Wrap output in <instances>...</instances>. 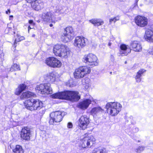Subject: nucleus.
I'll return each mask as SVG.
<instances>
[{"instance_id":"obj_43","label":"nucleus","mask_w":153,"mask_h":153,"mask_svg":"<svg viewBox=\"0 0 153 153\" xmlns=\"http://www.w3.org/2000/svg\"><path fill=\"white\" fill-rule=\"evenodd\" d=\"M110 58L111 59H112V60H114V56L112 55H111L110 56Z\"/></svg>"},{"instance_id":"obj_18","label":"nucleus","mask_w":153,"mask_h":153,"mask_svg":"<svg viewBox=\"0 0 153 153\" xmlns=\"http://www.w3.org/2000/svg\"><path fill=\"white\" fill-rule=\"evenodd\" d=\"M120 48L121 50L120 51V53L122 56L123 55H127L131 51V49L129 47L124 44H122L120 45Z\"/></svg>"},{"instance_id":"obj_8","label":"nucleus","mask_w":153,"mask_h":153,"mask_svg":"<svg viewBox=\"0 0 153 153\" xmlns=\"http://www.w3.org/2000/svg\"><path fill=\"white\" fill-rule=\"evenodd\" d=\"M97 59V58L95 55L92 53H89L85 55L82 60L88 65L93 67L98 65Z\"/></svg>"},{"instance_id":"obj_16","label":"nucleus","mask_w":153,"mask_h":153,"mask_svg":"<svg viewBox=\"0 0 153 153\" xmlns=\"http://www.w3.org/2000/svg\"><path fill=\"white\" fill-rule=\"evenodd\" d=\"M144 37L147 41L153 42V25L146 29Z\"/></svg>"},{"instance_id":"obj_14","label":"nucleus","mask_w":153,"mask_h":153,"mask_svg":"<svg viewBox=\"0 0 153 153\" xmlns=\"http://www.w3.org/2000/svg\"><path fill=\"white\" fill-rule=\"evenodd\" d=\"M21 137L26 140H30L31 135V131L28 127H25L22 128L21 132Z\"/></svg>"},{"instance_id":"obj_29","label":"nucleus","mask_w":153,"mask_h":153,"mask_svg":"<svg viewBox=\"0 0 153 153\" xmlns=\"http://www.w3.org/2000/svg\"><path fill=\"white\" fill-rule=\"evenodd\" d=\"M14 153H24V150L21 146L17 145L15 149L13 150Z\"/></svg>"},{"instance_id":"obj_40","label":"nucleus","mask_w":153,"mask_h":153,"mask_svg":"<svg viewBox=\"0 0 153 153\" xmlns=\"http://www.w3.org/2000/svg\"><path fill=\"white\" fill-rule=\"evenodd\" d=\"M29 23L30 24L34 25V23H33V21L32 20H30L29 21Z\"/></svg>"},{"instance_id":"obj_3","label":"nucleus","mask_w":153,"mask_h":153,"mask_svg":"<svg viewBox=\"0 0 153 153\" xmlns=\"http://www.w3.org/2000/svg\"><path fill=\"white\" fill-rule=\"evenodd\" d=\"M121 105L118 103L110 102L108 103L105 106L107 113L112 116H114L118 114L121 111Z\"/></svg>"},{"instance_id":"obj_6","label":"nucleus","mask_w":153,"mask_h":153,"mask_svg":"<svg viewBox=\"0 0 153 153\" xmlns=\"http://www.w3.org/2000/svg\"><path fill=\"white\" fill-rule=\"evenodd\" d=\"M42 19L43 21L47 23H55L56 22L61 20V17L51 12L43 13L42 14Z\"/></svg>"},{"instance_id":"obj_47","label":"nucleus","mask_w":153,"mask_h":153,"mask_svg":"<svg viewBox=\"0 0 153 153\" xmlns=\"http://www.w3.org/2000/svg\"><path fill=\"white\" fill-rule=\"evenodd\" d=\"M111 45V43L110 42H109L108 44V45L109 46H110Z\"/></svg>"},{"instance_id":"obj_1","label":"nucleus","mask_w":153,"mask_h":153,"mask_svg":"<svg viewBox=\"0 0 153 153\" xmlns=\"http://www.w3.org/2000/svg\"><path fill=\"white\" fill-rule=\"evenodd\" d=\"M53 99L69 100L76 102L80 98L79 92L76 91H65L56 93L51 95Z\"/></svg>"},{"instance_id":"obj_4","label":"nucleus","mask_w":153,"mask_h":153,"mask_svg":"<svg viewBox=\"0 0 153 153\" xmlns=\"http://www.w3.org/2000/svg\"><path fill=\"white\" fill-rule=\"evenodd\" d=\"M53 53L56 56L66 58L69 54L68 47L62 44H57L53 48Z\"/></svg>"},{"instance_id":"obj_15","label":"nucleus","mask_w":153,"mask_h":153,"mask_svg":"<svg viewBox=\"0 0 153 153\" xmlns=\"http://www.w3.org/2000/svg\"><path fill=\"white\" fill-rule=\"evenodd\" d=\"M135 22L138 26L140 27H144L148 24V19L144 17L138 16L135 18Z\"/></svg>"},{"instance_id":"obj_22","label":"nucleus","mask_w":153,"mask_h":153,"mask_svg":"<svg viewBox=\"0 0 153 153\" xmlns=\"http://www.w3.org/2000/svg\"><path fill=\"white\" fill-rule=\"evenodd\" d=\"M20 70V66L16 63H13L10 68H6L5 71L6 72H12Z\"/></svg>"},{"instance_id":"obj_37","label":"nucleus","mask_w":153,"mask_h":153,"mask_svg":"<svg viewBox=\"0 0 153 153\" xmlns=\"http://www.w3.org/2000/svg\"><path fill=\"white\" fill-rule=\"evenodd\" d=\"M138 128L136 127H134L133 129V132L134 133L137 132L138 131Z\"/></svg>"},{"instance_id":"obj_26","label":"nucleus","mask_w":153,"mask_h":153,"mask_svg":"<svg viewBox=\"0 0 153 153\" xmlns=\"http://www.w3.org/2000/svg\"><path fill=\"white\" fill-rule=\"evenodd\" d=\"M35 95L33 93L27 91L22 93L21 96V98L22 99L28 98L32 97H34Z\"/></svg>"},{"instance_id":"obj_20","label":"nucleus","mask_w":153,"mask_h":153,"mask_svg":"<svg viewBox=\"0 0 153 153\" xmlns=\"http://www.w3.org/2000/svg\"><path fill=\"white\" fill-rule=\"evenodd\" d=\"M91 101L89 99H86L82 102H79L77 107L82 109L87 108L91 103Z\"/></svg>"},{"instance_id":"obj_42","label":"nucleus","mask_w":153,"mask_h":153,"mask_svg":"<svg viewBox=\"0 0 153 153\" xmlns=\"http://www.w3.org/2000/svg\"><path fill=\"white\" fill-rule=\"evenodd\" d=\"M27 2L29 3H31L33 1H34L35 0H25Z\"/></svg>"},{"instance_id":"obj_32","label":"nucleus","mask_w":153,"mask_h":153,"mask_svg":"<svg viewBox=\"0 0 153 153\" xmlns=\"http://www.w3.org/2000/svg\"><path fill=\"white\" fill-rule=\"evenodd\" d=\"M25 39V37H24L23 36H22L20 37L18 39H16L14 41V44L13 45V47H14V48L16 47V44H17V42H20L22 40H24Z\"/></svg>"},{"instance_id":"obj_39","label":"nucleus","mask_w":153,"mask_h":153,"mask_svg":"<svg viewBox=\"0 0 153 153\" xmlns=\"http://www.w3.org/2000/svg\"><path fill=\"white\" fill-rule=\"evenodd\" d=\"M45 113V111L44 110H42L41 112L40 111L39 112V115L40 116H42Z\"/></svg>"},{"instance_id":"obj_53","label":"nucleus","mask_w":153,"mask_h":153,"mask_svg":"<svg viewBox=\"0 0 153 153\" xmlns=\"http://www.w3.org/2000/svg\"><path fill=\"white\" fill-rule=\"evenodd\" d=\"M35 36V35L33 34V36Z\"/></svg>"},{"instance_id":"obj_27","label":"nucleus","mask_w":153,"mask_h":153,"mask_svg":"<svg viewBox=\"0 0 153 153\" xmlns=\"http://www.w3.org/2000/svg\"><path fill=\"white\" fill-rule=\"evenodd\" d=\"M27 86L24 84L20 85L18 88L16 89L15 94L17 95H19L26 88Z\"/></svg>"},{"instance_id":"obj_35","label":"nucleus","mask_w":153,"mask_h":153,"mask_svg":"<svg viewBox=\"0 0 153 153\" xmlns=\"http://www.w3.org/2000/svg\"><path fill=\"white\" fill-rule=\"evenodd\" d=\"M119 19L120 16H117L113 18L110 19L109 20V22L110 23H111L112 22H115L119 20Z\"/></svg>"},{"instance_id":"obj_10","label":"nucleus","mask_w":153,"mask_h":153,"mask_svg":"<svg viewBox=\"0 0 153 153\" xmlns=\"http://www.w3.org/2000/svg\"><path fill=\"white\" fill-rule=\"evenodd\" d=\"M95 140L93 136L85 137L82 140L80 146L83 148L91 147L94 143Z\"/></svg>"},{"instance_id":"obj_51","label":"nucleus","mask_w":153,"mask_h":153,"mask_svg":"<svg viewBox=\"0 0 153 153\" xmlns=\"http://www.w3.org/2000/svg\"><path fill=\"white\" fill-rule=\"evenodd\" d=\"M138 0H136V2L137 3V2H138Z\"/></svg>"},{"instance_id":"obj_11","label":"nucleus","mask_w":153,"mask_h":153,"mask_svg":"<svg viewBox=\"0 0 153 153\" xmlns=\"http://www.w3.org/2000/svg\"><path fill=\"white\" fill-rule=\"evenodd\" d=\"M46 63L48 65L53 68L60 67L62 65L59 60L53 57L47 58L46 60Z\"/></svg>"},{"instance_id":"obj_38","label":"nucleus","mask_w":153,"mask_h":153,"mask_svg":"<svg viewBox=\"0 0 153 153\" xmlns=\"http://www.w3.org/2000/svg\"><path fill=\"white\" fill-rule=\"evenodd\" d=\"M149 53L150 54L153 55V46L152 47V48L151 50H149Z\"/></svg>"},{"instance_id":"obj_25","label":"nucleus","mask_w":153,"mask_h":153,"mask_svg":"<svg viewBox=\"0 0 153 153\" xmlns=\"http://www.w3.org/2000/svg\"><path fill=\"white\" fill-rule=\"evenodd\" d=\"M45 79L48 82H53L55 79V77L53 73H50L45 77Z\"/></svg>"},{"instance_id":"obj_30","label":"nucleus","mask_w":153,"mask_h":153,"mask_svg":"<svg viewBox=\"0 0 153 153\" xmlns=\"http://www.w3.org/2000/svg\"><path fill=\"white\" fill-rule=\"evenodd\" d=\"M44 86H45V90L48 91V94H51L52 93V89L51 87V85L50 83H44Z\"/></svg>"},{"instance_id":"obj_54","label":"nucleus","mask_w":153,"mask_h":153,"mask_svg":"<svg viewBox=\"0 0 153 153\" xmlns=\"http://www.w3.org/2000/svg\"><path fill=\"white\" fill-rule=\"evenodd\" d=\"M125 63H126V62H125Z\"/></svg>"},{"instance_id":"obj_50","label":"nucleus","mask_w":153,"mask_h":153,"mask_svg":"<svg viewBox=\"0 0 153 153\" xmlns=\"http://www.w3.org/2000/svg\"><path fill=\"white\" fill-rule=\"evenodd\" d=\"M134 5H135V6H136V5H137V2H136L135 4H134Z\"/></svg>"},{"instance_id":"obj_19","label":"nucleus","mask_w":153,"mask_h":153,"mask_svg":"<svg viewBox=\"0 0 153 153\" xmlns=\"http://www.w3.org/2000/svg\"><path fill=\"white\" fill-rule=\"evenodd\" d=\"M131 46L133 48L134 51L136 52H140L142 50V47L141 44L137 41L132 42Z\"/></svg>"},{"instance_id":"obj_7","label":"nucleus","mask_w":153,"mask_h":153,"mask_svg":"<svg viewBox=\"0 0 153 153\" xmlns=\"http://www.w3.org/2000/svg\"><path fill=\"white\" fill-rule=\"evenodd\" d=\"M90 72V67L86 66H81L76 69L74 73V76L76 78H82Z\"/></svg>"},{"instance_id":"obj_12","label":"nucleus","mask_w":153,"mask_h":153,"mask_svg":"<svg viewBox=\"0 0 153 153\" xmlns=\"http://www.w3.org/2000/svg\"><path fill=\"white\" fill-rule=\"evenodd\" d=\"M89 123V118L86 115L82 116L79 120V126L83 130H85L87 128Z\"/></svg>"},{"instance_id":"obj_5","label":"nucleus","mask_w":153,"mask_h":153,"mask_svg":"<svg viewBox=\"0 0 153 153\" xmlns=\"http://www.w3.org/2000/svg\"><path fill=\"white\" fill-rule=\"evenodd\" d=\"M66 114L64 112L59 111L52 112L50 114V119L49 123L50 125H54L55 123L61 122L63 117Z\"/></svg>"},{"instance_id":"obj_17","label":"nucleus","mask_w":153,"mask_h":153,"mask_svg":"<svg viewBox=\"0 0 153 153\" xmlns=\"http://www.w3.org/2000/svg\"><path fill=\"white\" fill-rule=\"evenodd\" d=\"M31 4L32 7L36 10H39L44 7V4L40 0H35Z\"/></svg>"},{"instance_id":"obj_49","label":"nucleus","mask_w":153,"mask_h":153,"mask_svg":"<svg viewBox=\"0 0 153 153\" xmlns=\"http://www.w3.org/2000/svg\"><path fill=\"white\" fill-rule=\"evenodd\" d=\"M53 26V24H50V27H52Z\"/></svg>"},{"instance_id":"obj_45","label":"nucleus","mask_w":153,"mask_h":153,"mask_svg":"<svg viewBox=\"0 0 153 153\" xmlns=\"http://www.w3.org/2000/svg\"><path fill=\"white\" fill-rule=\"evenodd\" d=\"M8 11L9 12V13H10V10H8L7 11H6V14H8Z\"/></svg>"},{"instance_id":"obj_52","label":"nucleus","mask_w":153,"mask_h":153,"mask_svg":"<svg viewBox=\"0 0 153 153\" xmlns=\"http://www.w3.org/2000/svg\"><path fill=\"white\" fill-rule=\"evenodd\" d=\"M17 36H18V37H19V36L18 34H17Z\"/></svg>"},{"instance_id":"obj_46","label":"nucleus","mask_w":153,"mask_h":153,"mask_svg":"<svg viewBox=\"0 0 153 153\" xmlns=\"http://www.w3.org/2000/svg\"><path fill=\"white\" fill-rule=\"evenodd\" d=\"M13 17V16H9V19H11V18H12Z\"/></svg>"},{"instance_id":"obj_41","label":"nucleus","mask_w":153,"mask_h":153,"mask_svg":"<svg viewBox=\"0 0 153 153\" xmlns=\"http://www.w3.org/2000/svg\"><path fill=\"white\" fill-rule=\"evenodd\" d=\"M148 3H153V0H146Z\"/></svg>"},{"instance_id":"obj_48","label":"nucleus","mask_w":153,"mask_h":153,"mask_svg":"<svg viewBox=\"0 0 153 153\" xmlns=\"http://www.w3.org/2000/svg\"><path fill=\"white\" fill-rule=\"evenodd\" d=\"M66 85H67V86H68L70 87H71V85H69L68 84V83L67 82V84H66Z\"/></svg>"},{"instance_id":"obj_34","label":"nucleus","mask_w":153,"mask_h":153,"mask_svg":"<svg viewBox=\"0 0 153 153\" xmlns=\"http://www.w3.org/2000/svg\"><path fill=\"white\" fill-rule=\"evenodd\" d=\"M144 149L145 147L139 146L137 149H136L135 151L137 153H140L141 152L144 150Z\"/></svg>"},{"instance_id":"obj_28","label":"nucleus","mask_w":153,"mask_h":153,"mask_svg":"<svg viewBox=\"0 0 153 153\" xmlns=\"http://www.w3.org/2000/svg\"><path fill=\"white\" fill-rule=\"evenodd\" d=\"M89 22L95 26H99L103 24V22L99 19H92L89 20Z\"/></svg>"},{"instance_id":"obj_24","label":"nucleus","mask_w":153,"mask_h":153,"mask_svg":"<svg viewBox=\"0 0 153 153\" xmlns=\"http://www.w3.org/2000/svg\"><path fill=\"white\" fill-rule=\"evenodd\" d=\"M103 111V110L100 107L93 108L91 111V113L93 115H97Z\"/></svg>"},{"instance_id":"obj_36","label":"nucleus","mask_w":153,"mask_h":153,"mask_svg":"<svg viewBox=\"0 0 153 153\" xmlns=\"http://www.w3.org/2000/svg\"><path fill=\"white\" fill-rule=\"evenodd\" d=\"M73 126V125L71 123L69 122L68 123L67 127L68 128H71Z\"/></svg>"},{"instance_id":"obj_9","label":"nucleus","mask_w":153,"mask_h":153,"mask_svg":"<svg viewBox=\"0 0 153 153\" xmlns=\"http://www.w3.org/2000/svg\"><path fill=\"white\" fill-rule=\"evenodd\" d=\"M64 33L61 36V38L64 42H67L72 40L74 37V32L72 27H69L65 29Z\"/></svg>"},{"instance_id":"obj_44","label":"nucleus","mask_w":153,"mask_h":153,"mask_svg":"<svg viewBox=\"0 0 153 153\" xmlns=\"http://www.w3.org/2000/svg\"><path fill=\"white\" fill-rule=\"evenodd\" d=\"M32 28H31L30 26H29L28 27V32L29 31V30H30Z\"/></svg>"},{"instance_id":"obj_23","label":"nucleus","mask_w":153,"mask_h":153,"mask_svg":"<svg viewBox=\"0 0 153 153\" xmlns=\"http://www.w3.org/2000/svg\"><path fill=\"white\" fill-rule=\"evenodd\" d=\"M146 71V70L144 69H140L137 73L135 77V79L137 82H139L141 81V77L142 75Z\"/></svg>"},{"instance_id":"obj_31","label":"nucleus","mask_w":153,"mask_h":153,"mask_svg":"<svg viewBox=\"0 0 153 153\" xmlns=\"http://www.w3.org/2000/svg\"><path fill=\"white\" fill-rule=\"evenodd\" d=\"M93 153H107V152L104 148H98L95 149Z\"/></svg>"},{"instance_id":"obj_21","label":"nucleus","mask_w":153,"mask_h":153,"mask_svg":"<svg viewBox=\"0 0 153 153\" xmlns=\"http://www.w3.org/2000/svg\"><path fill=\"white\" fill-rule=\"evenodd\" d=\"M45 86H44V83L40 84L36 86V90L38 91V92L43 94H48V91L45 90Z\"/></svg>"},{"instance_id":"obj_13","label":"nucleus","mask_w":153,"mask_h":153,"mask_svg":"<svg viewBox=\"0 0 153 153\" xmlns=\"http://www.w3.org/2000/svg\"><path fill=\"white\" fill-rule=\"evenodd\" d=\"M87 41V39L84 37L77 36L75 39L74 45L79 48H82L85 46Z\"/></svg>"},{"instance_id":"obj_2","label":"nucleus","mask_w":153,"mask_h":153,"mask_svg":"<svg viewBox=\"0 0 153 153\" xmlns=\"http://www.w3.org/2000/svg\"><path fill=\"white\" fill-rule=\"evenodd\" d=\"M25 107L31 111L40 110L43 106V103L39 100L30 99L25 102Z\"/></svg>"},{"instance_id":"obj_33","label":"nucleus","mask_w":153,"mask_h":153,"mask_svg":"<svg viewBox=\"0 0 153 153\" xmlns=\"http://www.w3.org/2000/svg\"><path fill=\"white\" fill-rule=\"evenodd\" d=\"M59 8V6H57L56 7V12L59 13H63L64 12V11L63 10L61 7Z\"/></svg>"}]
</instances>
